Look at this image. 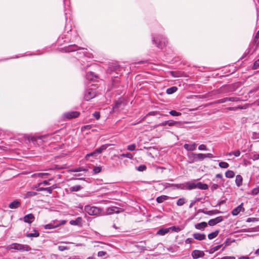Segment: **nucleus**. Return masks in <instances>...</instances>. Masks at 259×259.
I'll return each instance as SVG.
<instances>
[{"label": "nucleus", "instance_id": "obj_1", "mask_svg": "<svg viewBox=\"0 0 259 259\" xmlns=\"http://www.w3.org/2000/svg\"><path fill=\"white\" fill-rule=\"evenodd\" d=\"M8 249H15L21 251H29L31 248L27 245H23L19 243H12L7 247Z\"/></svg>", "mask_w": 259, "mask_h": 259}, {"label": "nucleus", "instance_id": "obj_2", "mask_svg": "<svg viewBox=\"0 0 259 259\" xmlns=\"http://www.w3.org/2000/svg\"><path fill=\"white\" fill-rule=\"evenodd\" d=\"M202 153L196 154L194 153H189L188 154V157L189 159V163H192L198 161L203 160Z\"/></svg>", "mask_w": 259, "mask_h": 259}, {"label": "nucleus", "instance_id": "obj_3", "mask_svg": "<svg viewBox=\"0 0 259 259\" xmlns=\"http://www.w3.org/2000/svg\"><path fill=\"white\" fill-rule=\"evenodd\" d=\"M84 210L89 215H94L100 214L101 213L102 209L95 206L87 205L85 206Z\"/></svg>", "mask_w": 259, "mask_h": 259}, {"label": "nucleus", "instance_id": "obj_4", "mask_svg": "<svg viewBox=\"0 0 259 259\" xmlns=\"http://www.w3.org/2000/svg\"><path fill=\"white\" fill-rule=\"evenodd\" d=\"M122 211V210L121 208H118L117 207H115V206H112V207H110L107 208L106 209V212H104L103 214L109 215V214H113V213H118Z\"/></svg>", "mask_w": 259, "mask_h": 259}, {"label": "nucleus", "instance_id": "obj_5", "mask_svg": "<svg viewBox=\"0 0 259 259\" xmlns=\"http://www.w3.org/2000/svg\"><path fill=\"white\" fill-rule=\"evenodd\" d=\"M204 252L202 250H194L192 252V256L193 259H197L199 257H202L204 256Z\"/></svg>", "mask_w": 259, "mask_h": 259}, {"label": "nucleus", "instance_id": "obj_6", "mask_svg": "<svg viewBox=\"0 0 259 259\" xmlns=\"http://www.w3.org/2000/svg\"><path fill=\"white\" fill-rule=\"evenodd\" d=\"M96 96L95 92L92 89L88 90L84 95V99L87 101H89L93 98H94Z\"/></svg>", "mask_w": 259, "mask_h": 259}, {"label": "nucleus", "instance_id": "obj_7", "mask_svg": "<svg viewBox=\"0 0 259 259\" xmlns=\"http://www.w3.org/2000/svg\"><path fill=\"white\" fill-rule=\"evenodd\" d=\"M223 221L222 217H218L213 219H211L208 221V224L210 226H213Z\"/></svg>", "mask_w": 259, "mask_h": 259}, {"label": "nucleus", "instance_id": "obj_8", "mask_svg": "<svg viewBox=\"0 0 259 259\" xmlns=\"http://www.w3.org/2000/svg\"><path fill=\"white\" fill-rule=\"evenodd\" d=\"M64 115L66 118L71 119L78 117L79 115V113L77 111H71L66 113Z\"/></svg>", "mask_w": 259, "mask_h": 259}, {"label": "nucleus", "instance_id": "obj_9", "mask_svg": "<svg viewBox=\"0 0 259 259\" xmlns=\"http://www.w3.org/2000/svg\"><path fill=\"white\" fill-rule=\"evenodd\" d=\"M34 217L33 214L30 213L24 216L23 221L25 223L31 224L34 220Z\"/></svg>", "mask_w": 259, "mask_h": 259}, {"label": "nucleus", "instance_id": "obj_10", "mask_svg": "<svg viewBox=\"0 0 259 259\" xmlns=\"http://www.w3.org/2000/svg\"><path fill=\"white\" fill-rule=\"evenodd\" d=\"M20 202L17 200H16L9 204V207L11 209H16L20 207Z\"/></svg>", "mask_w": 259, "mask_h": 259}, {"label": "nucleus", "instance_id": "obj_11", "mask_svg": "<svg viewBox=\"0 0 259 259\" xmlns=\"http://www.w3.org/2000/svg\"><path fill=\"white\" fill-rule=\"evenodd\" d=\"M244 210V209L242 206V204H241L232 210V214L233 215H237L240 212L243 211Z\"/></svg>", "mask_w": 259, "mask_h": 259}, {"label": "nucleus", "instance_id": "obj_12", "mask_svg": "<svg viewBox=\"0 0 259 259\" xmlns=\"http://www.w3.org/2000/svg\"><path fill=\"white\" fill-rule=\"evenodd\" d=\"M197 145L195 143L193 144H185L184 145V148L188 151H194L196 149Z\"/></svg>", "mask_w": 259, "mask_h": 259}, {"label": "nucleus", "instance_id": "obj_13", "mask_svg": "<svg viewBox=\"0 0 259 259\" xmlns=\"http://www.w3.org/2000/svg\"><path fill=\"white\" fill-rule=\"evenodd\" d=\"M194 238L198 240H203L205 239V235L204 234L194 233L193 235Z\"/></svg>", "mask_w": 259, "mask_h": 259}, {"label": "nucleus", "instance_id": "obj_14", "mask_svg": "<svg viewBox=\"0 0 259 259\" xmlns=\"http://www.w3.org/2000/svg\"><path fill=\"white\" fill-rule=\"evenodd\" d=\"M55 188L56 187L54 185L52 186V187L39 188L37 189V190L39 191H47L49 193L52 194L53 192V189H55Z\"/></svg>", "mask_w": 259, "mask_h": 259}, {"label": "nucleus", "instance_id": "obj_15", "mask_svg": "<svg viewBox=\"0 0 259 259\" xmlns=\"http://www.w3.org/2000/svg\"><path fill=\"white\" fill-rule=\"evenodd\" d=\"M207 226V224L206 222H201L198 224H197L195 225V227L196 229L198 230H201L205 227H206Z\"/></svg>", "mask_w": 259, "mask_h": 259}, {"label": "nucleus", "instance_id": "obj_16", "mask_svg": "<svg viewBox=\"0 0 259 259\" xmlns=\"http://www.w3.org/2000/svg\"><path fill=\"white\" fill-rule=\"evenodd\" d=\"M196 188L201 190H206L208 189V185L206 184H203L201 182L196 183Z\"/></svg>", "mask_w": 259, "mask_h": 259}, {"label": "nucleus", "instance_id": "obj_17", "mask_svg": "<svg viewBox=\"0 0 259 259\" xmlns=\"http://www.w3.org/2000/svg\"><path fill=\"white\" fill-rule=\"evenodd\" d=\"M82 219L80 217L77 218L75 220H71L69 222V223L71 225H79L81 223Z\"/></svg>", "mask_w": 259, "mask_h": 259}, {"label": "nucleus", "instance_id": "obj_18", "mask_svg": "<svg viewBox=\"0 0 259 259\" xmlns=\"http://www.w3.org/2000/svg\"><path fill=\"white\" fill-rule=\"evenodd\" d=\"M169 231V228H162L159 230L157 233V234L159 235H164Z\"/></svg>", "mask_w": 259, "mask_h": 259}, {"label": "nucleus", "instance_id": "obj_19", "mask_svg": "<svg viewBox=\"0 0 259 259\" xmlns=\"http://www.w3.org/2000/svg\"><path fill=\"white\" fill-rule=\"evenodd\" d=\"M169 198V197L166 195H162L156 198V201L158 203H162L165 200H168Z\"/></svg>", "mask_w": 259, "mask_h": 259}, {"label": "nucleus", "instance_id": "obj_20", "mask_svg": "<svg viewBox=\"0 0 259 259\" xmlns=\"http://www.w3.org/2000/svg\"><path fill=\"white\" fill-rule=\"evenodd\" d=\"M235 182L238 187L240 186L242 183V178L240 175H237L236 177Z\"/></svg>", "mask_w": 259, "mask_h": 259}, {"label": "nucleus", "instance_id": "obj_21", "mask_svg": "<svg viewBox=\"0 0 259 259\" xmlns=\"http://www.w3.org/2000/svg\"><path fill=\"white\" fill-rule=\"evenodd\" d=\"M60 225V224L55 225L54 224L50 223V224L45 225V228L46 229H51L57 228V227L59 226Z\"/></svg>", "mask_w": 259, "mask_h": 259}, {"label": "nucleus", "instance_id": "obj_22", "mask_svg": "<svg viewBox=\"0 0 259 259\" xmlns=\"http://www.w3.org/2000/svg\"><path fill=\"white\" fill-rule=\"evenodd\" d=\"M167 125L169 126H174V125H180L181 124V122L179 121H175L173 120H168L167 121Z\"/></svg>", "mask_w": 259, "mask_h": 259}, {"label": "nucleus", "instance_id": "obj_23", "mask_svg": "<svg viewBox=\"0 0 259 259\" xmlns=\"http://www.w3.org/2000/svg\"><path fill=\"white\" fill-rule=\"evenodd\" d=\"M82 188L81 186L80 185H76L72 187H71L69 188V190L71 192H77L79 191Z\"/></svg>", "mask_w": 259, "mask_h": 259}, {"label": "nucleus", "instance_id": "obj_24", "mask_svg": "<svg viewBox=\"0 0 259 259\" xmlns=\"http://www.w3.org/2000/svg\"><path fill=\"white\" fill-rule=\"evenodd\" d=\"M178 89L176 87H172L169 88H168L166 90V93L167 94H172L176 92L177 91Z\"/></svg>", "mask_w": 259, "mask_h": 259}, {"label": "nucleus", "instance_id": "obj_25", "mask_svg": "<svg viewBox=\"0 0 259 259\" xmlns=\"http://www.w3.org/2000/svg\"><path fill=\"white\" fill-rule=\"evenodd\" d=\"M108 147V145H103L100 148L96 149L97 153H101L103 151L105 150Z\"/></svg>", "mask_w": 259, "mask_h": 259}, {"label": "nucleus", "instance_id": "obj_26", "mask_svg": "<svg viewBox=\"0 0 259 259\" xmlns=\"http://www.w3.org/2000/svg\"><path fill=\"white\" fill-rule=\"evenodd\" d=\"M219 233V231H215L213 232H212L208 234V238H209V239H212L218 235Z\"/></svg>", "mask_w": 259, "mask_h": 259}, {"label": "nucleus", "instance_id": "obj_27", "mask_svg": "<svg viewBox=\"0 0 259 259\" xmlns=\"http://www.w3.org/2000/svg\"><path fill=\"white\" fill-rule=\"evenodd\" d=\"M187 188L189 190H191L196 188V183H188L186 184Z\"/></svg>", "mask_w": 259, "mask_h": 259}, {"label": "nucleus", "instance_id": "obj_28", "mask_svg": "<svg viewBox=\"0 0 259 259\" xmlns=\"http://www.w3.org/2000/svg\"><path fill=\"white\" fill-rule=\"evenodd\" d=\"M225 176L227 178H232L235 176V173L232 170H228L225 173Z\"/></svg>", "mask_w": 259, "mask_h": 259}, {"label": "nucleus", "instance_id": "obj_29", "mask_svg": "<svg viewBox=\"0 0 259 259\" xmlns=\"http://www.w3.org/2000/svg\"><path fill=\"white\" fill-rule=\"evenodd\" d=\"M39 233L36 231L34 230V233H28L26 235L27 237H37L39 236Z\"/></svg>", "mask_w": 259, "mask_h": 259}, {"label": "nucleus", "instance_id": "obj_30", "mask_svg": "<svg viewBox=\"0 0 259 259\" xmlns=\"http://www.w3.org/2000/svg\"><path fill=\"white\" fill-rule=\"evenodd\" d=\"M186 202V199L184 198H181L178 199L177 204L178 206H182Z\"/></svg>", "mask_w": 259, "mask_h": 259}, {"label": "nucleus", "instance_id": "obj_31", "mask_svg": "<svg viewBox=\"0 0 259 259\" xmlns=\"http://www.w3.org/2000/svg\"><path fill=\"white\" fill-rule=\"evenodd\" d=\"M153 41L155 42L157 47L159 48H162L165 45V42L164 41L163 42L160 41L159 43H157L156 42V40L155 39H153Z\"/></svg>", "mask_w": 259, "mask_h": 259}, {"label": "nucleus", "instance_id": "obj_32", "mask_svg": "<svg viewBox=\"0 0 259 259\" xmlns=\"http://www.w3.org/2000/svg\"><path fill=\"white\" fill-rule=\"evenodd\" d=\"M37 195V193L33 191H29L25 194V197H30Z\"/></svg>", "mask_w": 259, "mask_h": 259}, {"label": "nucleus", "instance_id": "obj_33", "mask_svg": "<svg viewBox=\"0 0 259 259\" xmlns=\"http://www.w3.org/2000/svg\"><path fill=\"white\" fill-rule=\"evenodd\" d=\"M227 155H229V156L232 155H234L236 157H238L240 155V152L239 150H237V151H234V152H232L228 153Z\"/></svg>", "mask_w": 259, "mask_h": 259}, {"label": "nucleus", "instance_id": "obj_34", "mask_svg": "<svg viewBox=\"0 0 259 259\" xmlns=\"http://www.w3.org/2000/svg\"><path fill=\"white\" fill-rule=\"evenodd\" d=\"M48 175H49L48 173H37V174H34V176L35 177H40V178H45Z\"/></svg>", "mask_w": 259, "mask_h": 259}, {"label": "nucleus", "instance_id": "obj_35", "mask_svg": "<svg viewBox=\"0 0 259 259\" xmlns=\"http://www.w3.org/2000/svg\"><path fill=\"white\" fill-rule=\"evenodd\" d=\"M221 168H227L229 167V165L226 162H220L219 164Z\"/></svg>", "mask_w": 259, "mask_h": 259}, {"label": "nucleus", "instance_id": "obj_36", "mask_svg": "<svg viewBox=\"0 0 259 259\" xmlns=\"http://www.w3.org/2000/svg\"><path fill=\"white\" fill-rule=\"evenodd\" d=\"M120 156L122 157H126L129 159H133V155L130 153H127L126 154H122L120 155Z\"/></svg>", "mask_w": 259, "mask_h": 259}, {"label": "nucleus", "instance_id": "obj_37", "mask_svg": "<svg viewBox=\"0 0 259 259\" xmlns=\"http://www.w3.org/2000/svg\"><path fill=\"white\" fill-rule=\"evenodd\" d=\"M169 114L174 116H180L181 115V113L178 112L175 110H171L169 112Z\"/></svg>", "mask_w": 259, "mask_h": 259}, {"label": "nucleus", "instance_id": "obj_38", "mask_svg": "<svg viewBox=\"0 0 259 259\" xmlns=\"http://www.w3.org/2000/svg\"><path fill=\"white\" fill-rule=\"evenodd\" d=\"M203 212L205 214L210 215L211 214H215L219 212V210H215L212 211H203Z\"/></svg>", "mask_w": 259, "mask_h": 259}, {"label": "nucleus", "instance_id": "obj_39", "mask_svg": "<svg viewBox=\"0 0 259 259\" xmlns=\"http://www.w3.org/2000/svg\"><path fill=\"white\" fill-rule=\"evenodd\" d=\"M136 145L135 144H132V145H128L127 146V150H129V151H134L136 149Z\"/></svg>", "mask_w": 259, "mask_h": 259}, {"label": "nucleus", "instance_id": "obj_40", "mask_svg": "<svg viewBox=\"0 0 259 259\" xmlns=\"http://www.w3.org/2000/svg\"><path fill=\"white\" fill-rule=\"evenodd\" d=\"M198 149L199 150H207V149L206 148V146L204 144H201L198 147Z\"/></svg>", "mask_w": 259, "mask_h": 259}, {"label": "nucleus", "instance_id": "obj_41", "mask_svg": "<svg viewBox=\"0 0 259 259\" xmlns=\"http://www.w3.org/2000/svg\"><path fill=\"white\" fill-rule=\"evenodd\" d=\"M203 159L205 158H211L213 157V156L211 153L203 154Z\"/></svg>", "mask_w": 259, "mask_h": 259}, {"label": "nucleus", "instance_id": "obj_42", "mask_svg": "<svg viewBox=\"0 0 259 259\" xmlns=\"http://www.w3.org/2000/svg\"><path fill=\"white\" fill-rule=\"evenodd\" d=\"M228 99L227 98H225L224 99L218 100L215 102L216 103H223L226 102H228Z\"/></svg>", "mask_w": 259, "mask_h": 259}, {"label": "nucleus", "instance_id": "obj_43", "mask_svg": "<svg viewBox=\"0 0 259 259\" xmlns=\"http://www.w3.org/2000/svg\"><path fill=\"white\" fill-rule=\"evenodd\" d=\"M146 169V166L144 165H140L137 168V170L140 171H143L145 170Z\"/></svg>", "mask_w": 259, "mask_h": 259}, {"label": "nucleus", "instance_id": "obj_44", "mask_svg": "<svg viewBox=\"0 0 259 259\" xmlns=\"http://www.w3.org/2000/svg\"><path fill=\"white\" fill-rule=\"evenodd\" d=\"M258 221V219H257V218H248L247 219L246 222H248V223H250V222H255V221Z\"/></svg>", "mask_w": 259, "mask_h": 259}, {"label": "nucleus", "instance_id": "obj_45", "mask_svg": "<svg viewBox=\"0 0 259 259\" xmlns=\"http://www.w3.org/2000/svg\"><path fill=\"white\" fill-rule=\"evenodd\" d=\"M169 229V231L170 230H171L172 231H175V232H179L180 231V229L178 227H175V226H173V227H171L170 228H168Z\"/></svg>", "mask_w": 259, "mask_h": 259}, {"label": "nucleus", "instance_id": "obj_46", "mask_svg": "<svg viewBox=\"0 0 259 259\" xmlns=\"http://www.w3.org/2000/svg\"><path fill=\"white\" fill-rule=\"evenodd\" d=\"M97 154V152H96V151L95 150L93 152H91L89 154H88L86 155V158H88L89 157H90V156H95Z\"/></svg>", "mask_w": 259, "mask_h": 259}, {"label": "nucleus", "instance_id": "obj_47", "mask_svg": "<svg viewBox=\"0 0 259 259\" xmlns=\"http://www.w3.org/2000/svg\"><path fill=\"white\" fill-rule=\"evenodd\" d=\"M258 67H259V59L256 60L254 63V64H253V68L254 69H257Z\"/></svg>", "mask_w": 259, "mask_h": 259}, {"label": "nucleus", "instance_id": "obj_48", "mask_svg": "<svg viewBox=\"0 0 259 259\" xmlns=\"http://www.w3.org/2000/svg\"><path fill=\"white\" fill-rule=\"evenodd\" d=\"M237 109H242L243 108L242 106H238V107H229L227 108L229 110H236Z\"/></svg>", "mask_w": 259, "mask_h": 259}, {"label": "nucleus", "instance_id": "obj_49", "mask_svg": "<svg viewBox=\"0 0 259 259\" xmlns=\"http://www.w3.org/2000/svg\"><path fill=\"white\" fill-rule=\"evenodd\" d=\"M101 170V168L100 167H95L94 168V171L95 174H98L99 172H100Z\"/></svg>", "mask_w": 259, "mask_h": 259}, {"label": "nucleus", "instance_id": "obj_50", "mask_svg": "<svg viewBox=\"0 0 259 259\" xmlns=\"http://www.w3.org/2000/svg\"><path fill=\"white\" fill-rule=\"evenodd\" d=\"M85 171V169H83L81 167H79L78 168H75V169H73L72 170V171H73V172H79V171Z\"/></svg>", "mask_w": 259, "mask_h": 259}, {"label": "nucleus", "instance_id": "obj_51", "mask_svg": "<svg viewBox=\"0 0 259 259\" xmlns=\"http://www.w3.org/2000/svg\"><path fill=\"white\" fill-rule=\"evenodd\" d=\"M93 115L97 120H98L100 118V113L98 112H95L93 114Z\"/></svg>", "mask_w": 259, "mask_h": 259}, {"label": "nucleus", "instance_id": "obj_52", "mask_svg": "<svg viewBox=\"0 0 259 259\" xmlns=\"http://www.w3.org/2000/svg\"><path fill=\"white\" fill-rule=\"evenodd\" d=\"M58 249L60 251H64L65 250L68 249V247L64 246H59L58 247Z\"/></svg>", "mask_w": 259, "mask_h": 259}, {"label": "nucleus", "instance_id": "obj_53", "mask_svg": "<svg viewBox=\"0 0 259 259\" xmlns=\"http://www.w3.org/2000/svg\"><path fill=\"white\" fill-rule=\"evenodd\" d=\"M259 192V188H255L252 190V193L254 195H256Z\"/></svg>", "mask_w": 259, "mask_h": 259}, {"label": "nucleus", "instance_id": "obj_54", "mask_svg": "<svg viewBox=\"0 0 259 259\" xmlns=\"http://www.w3.org/2000/svg\"><path fill=\"white\" fill-rule=\"evenodd\" d=\"M106 252L105 251H99L98 253V255L99 256H104L106 254Z\"/></svg>", "mask_w": 259, "mask_h": 259}, {"label": "nucleus", "instance_id": "obj_55", "mask_svg": "<svg viewBox=\"0 0 259 259\" xmlns=\"http://www.w3.org/2000/svg\"><path fill=\"white\" fill-rule=\"evenodd\" d=\"M218 188V185L217 184H213L211 186V189L212 190H215Z\"/></svg>", "mask_w": 259, "mask_h": 259}, {"label": "nucleus", "instance_id": "obj_56", "mask_svg": "<svg viewBox=\"0 0 259 259\" xmlns=\"http://www.w3.org/2000/svg\"><path fill=\"white\" fill-rule=\"evenodd\" d=\"M41 184H44V185H49L50 184H49V183L47 181H44L42 183H38L37 184V185H38V186H39Z\"/></svg>", "mask_w": 259, "mask_h": 259}, {"label": "nucleus", "instance_id": "obj_57", "mask_svg": "<svg viewBox=\"0 0 259 259\" xmlns=\"http://www.w3.org/2000/svg\"><path fill=\"white\" fill-rule=\"evenodd\" d=\"M221 259H235V257L234 256H224L222 257Z\"/></svg>", "mask_w": 259, "mask_h": 259}, {"label": "nucleus", "instance_id": "obj_58", "mask_svg": "<svg viewBox=\"0 0 259 259\" xmlns=\"http://www.w3.org/2000/svg\"><path fill=\"white\" fill-rule=\"evenodd\" d=\"M192 241L193 239L192 238H187L185 241V243L187 244H190L192 243Z\"/></svg>", "mask_w": 259, "mask_h": 259}, {"label": "nucleus", "instance_id": "obj_59", "mask_svg": "<svg viewBox=\"0 0 259 259\" xmlns=\"http://www.w3.org/2000/svg\"><path fill=\"white\" fill-rule=\"evenodd\" d=\"M222 245H219L213 247V250H215V251L218 250L221 247Z\"/></svg>", "mask_w": 259, "mask_h": 259}, {"label": "nucleus", "instance_id": "obj_60", "mask_svg": "<svg viewBox=\"0 0 259 259\" xmlns=\"http://www.w3.org/2000/svg\"><path fill=\"white\" fill-rule=\"evenodd\" d=\"M258 38H259V31L256 33V34L255 36L254 41H256Z\"/></svg>", "mask_w": 259, "mask_h": 259}, {"label": "nucleus", "instance_id": "obj_61", "mask_svg": "<svg viewBox=\"0 0 259 259\" xmlns=\"http://www.w3.org/2000/svg\"><path fill=\"white\" fill-rule=\"evenodd\" d=\"M90 129L91 128V125H85V126H84L83 127H82L81 128V130L83 131L84 129Z\"/></svg>", "mask_w": 259, "mask_h": 259}, {"label": "nucleus", "instance_id": "obj_62", "mask_svg": "<svg viewBox=\"0 0 259 259\" xmlns=\"http://www.w3.org/2000/svg\"><path fill=\"white\" fill-rule=\"evenodd\" d=\"M167 121H163L162 122V123H160L159 124V125H161V126H165L166 125H167Z\"/></svg>", "mask_w": 259, "mask_h": 259}, {"label": "nucleus", "instance_id": "obj_63", "mask_svg": "<svg viewBox=\"0 0 259 259\" xmlns=\"http://www.w3.org/2000/svg\"><path fill=\"white\" fill-rule=\"evenodd\" d=\"M216 177L218 178L222 179L223 176H222V175L221 174H217L216 175Z\"/></svg>", "mask_w": 259, "mask_h": 259}, {"label": "nucleus", "instance_id": "obj_64", "mask_svg": "<svg viewBox=\"0 0 259 259\" xmlns=\"http://www.w3.org/2000/svg\"><path fill=\"white\" fill-rule=\"evenodd\" d=\"M254 159H259V154H256L254 156Z\"/></svg>", "mask_w": 259, "mask_h": 259}]
</instances>
